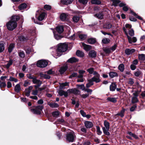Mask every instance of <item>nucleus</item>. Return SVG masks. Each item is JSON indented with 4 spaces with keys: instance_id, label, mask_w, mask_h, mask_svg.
I'll return each mask as SVG.
<instances>
[{
    "instance_id": "1",
    "label": "nucleus",
    "mask_w": 145,
    "mask_h": 145,
    "mask_svg": "<svg viewBox=\"0 0 145 145\" xmlns=\"http://www.w3.org/2000/svg\"><path fill=\"white\" fill-rule=\"evenodd\" d=\"M67 45L65 43H60L58 45V48L56 50L54 47L50 48L51 50H52V53L53 56L57 58L61 55V53L66 51L67 50Z\"/></svg>"
},
{
    "instance_id": "2",
    "label": "nucleus",
    "mask_w": 145,
    "mask_h": 145,
    "mask_svg": "<svg viewBox=\"0 0 145 145\" xmlns=\"http://www.w3.org/2000/svg\"><path fill=\"white\" fill-rule=\"evenodd\" d=\"M20 19V17L17 16H13L11 17V20L6 24L7 28L8 30L12 31L17 26L16 22Z\"/></svg>"
},
{
    "instance_id": "3",
    "label": "nucleus",
    "mask_w": 145,
    "mask_h": 145,
    "mask_svg": "<svg viewBox=\"0 0 145 145\" xmlns=\"http://www.w3.org/2000/svg\"><path fill=\"white\" fill-rule=\"evenodd\" d=\"M131 25L129 24H125V27H123V31L127 37L129 42L130 43H132V42L135 43L137 41V39L136 37H133L131 38L130 37L128 34V33L127 32L126 29H131Z\"/></svg>"
},
{
    "instance_id": "4",
    "label": "nucleus",
    "mask_w": 145,
    "mask_h": 145,
    "mask_svg": "<svg viewBox=\"0 0 145 145\" xmlns=\"http://www.w3.org/2000/svg\"><path fill=\"white\" fill-rule=\"evenodd\" d=\"M75 137L73 132H72L67 134L66 136V139L69 142H72L74 141Z\"/></svg>"
},
{
    "instance_id": "5",
    "label": "nucleus",
    "mask_w": 145,
    "mask_h": 145,
    "mask_svg": "<svg viewBox=\"0 0 145 145\" xmlns=\"http://www.w3.org/2000/svg\"><path fill=\"white\" fill-rule=\"evenodd\" d=\"M43 107L41 106H37L35 108L31 109V111L33 113L37 114H40L41 113V110L43 108Z\"/></svg>"
},
{
    "instance_id": "6",
    "label": "nucleus",
    "mask_w": 145,
    "mask_h": 145,
    "mask_svg": "<svg viewBox=\"0 0 145 145\" xmlns=\"http://www.w3.org/2000/svg\"><path fill=\"white\" fill-rule=\"evenodd\" d=\"M48 65L47 62L44 60H40L38 61L37 65V67L41 68L46 67Z\"/></svg>"
},
{
    "instance_id": "7",
    "label": "nucleus",
    "mask_w": 145,
    "mask_h": 145,
    "mask_svg": "<svg viewBox=\"0 0 145 145\" xmlns=\"http://www.w3.org/2000/svg\"><path fill=\"white\" fill-rule=\"evenodd\" d=\"M68 68V67L67 65L61 67L59 70V72L61 74H63L67 69Z\"/></svg>"
},
{
    "instance_id": "8",
    "label": "nucleus",
    "mask_w": 145,
    "mask_h": 145,
    "mask_svg": "<svg viewBox=\"0 0 145 145\" xmlns=\"http://www.w3.org/2000/svg\"><path fill=\"white\" fill-rule=\"evenodd\" d=\"M69 91L71 93H73L75 95H79L80 93L79 90L76 89H71L69 90Z\"/></svg>"
},
{
    "instance_id": "9",
    "label": "nucleus",
    "mask_w": 145,
    "mask_h": 145,
    "mask_svg": "<svg viewBox=\"0 0 145 145\" xmlns=\"http://www.w3.org/2000/svg\"><path fill=\"white\" fill-rule=\"evenodd\" d=\"M33 83L34 84H37L38 86H40L42 84V82L39 80L37 79L36 77L32 80Z\"/></svg>"
},
{
    "instance_id": "10",
    "label": "nucleus",
    "mask_w": 145,
    "mask_h": 145,
    "mask_svg": "<svg viewBox=\"0 0 145 145\" xmlns=\"http://www.w3.org/2000/svg\"><path fill=\"white\" fill-rule=\"evenodd\" d=\"M46 14L44 12H42L41 13L38 17V19L39 20L41 21L43 20L45 18Z\"/></svg>"
},
{
    "instance_id": "11",
    "label": "nucleus",
    "mask_w": 145,
    "mask_h": 145,
    "mask_svg": "<svg viewBox=\"0 0 145 145\" xmlns=\"http://www.w3.org/2000/svg\"><path fill=\"white\" fill-rule=\"evenodd\" d=\"M96 52L94 50L90 51L89 53V55L90 57L91 58H95L96 56Z\"/></svg>"
},
{
    "instance_id": "12",
    "label": "nucleus",
    "mask_w": 145,
    "mask_h": 145,
    "mask_svg": "<svg viewBox=\"0 0 145 145\" xmlns=\"http://www.w3.org/2000/svg\"><path fill=\"white\" fill-rule=\"evenodd\" d=\"M85 125L86 127L87 128H90L93 126V123L89 121H85Z\"/></svg>"
},
{
    "instance_id": "13",
    "label": "nucleus",
    "mask_w": 145,
    "mask_h": 145,
    "mask_svg": "<svg viewBox=\"0 0 145 145\" xmlns=\"http://www.w3.org/2000/svg\"><path fill=\"white\" fill-rule=\"evenodd\" d=\"M135 51L134 49H127L125 50V52L127 55H129L132 54Z\"/></svg>"
},
{
    "instance_id": "14",
    "label": "nucleus",
    "mask_w": 145,
    "mask_h": 145,
    "mask_svg": "<svg viewBox=\"0 0 145 145\" xmlns=\"http://www.w3.org/2000/svg\"><path fill=\"white\" fill-rule=\"evenodd\" d=\"M67 16V14L65 13H63L60 15V19L61 21H64L66 20Z\"/></svg>"
},
{
    "instance_id": "15",
    "label": "nucleus",
    "mask_w": 145,
    "mask_h": 145,
    "mask_svg": "<svg viewBox=\"0 0 145 145\" xmlns=\"http://www.w3.org/2000/svg\"><path fill=\"white\" fill-rule=\"evenodd\" d=\"M82 45L84 49L86 51L89 50L91 48V46L90 45L86 44L84 43H82Z\"/></svg>"
},
{
    "instance_id": "16",
    "label": "nucleus",
    "mask_w": 145,
    "mask_h": 145,
    "mask_svg": "<svg viewBox=\"0 0 145 145\" xmlns=\"http://www.w3.org/2000/svg\"><path fill=\"white\" fill-rule=\"evenodd\" d=\"M112 26V24L110 22H108L105 24L103 26V28L106 29H110Z\"/></svg>"
},
{
    "instance_id": "17",
    "label": "nucleus",
    "mask_w": 145,
    "mask_h": 145,
    "mask_svg": "<svg viewBox=\"0 0 145 145\" xmlns=\"http://www.w3.org/2000/svg\"><path fill=\"white\" fill-rule=\"evenodd\" d=\"M48 105L51 108H57L59 107V105L55 103L48 102Z\"/></svg>"
},
{
    "instance_id": "18",
    "label": "nucleus",
    "mask_w": 145,
    "mask_h": 145,
    "mask_svg": "<svg viewBox=\"0 0 145 145\" xmlns=\"http://www.w3.org/2000/svg\"><path fill=\"white\" fill-rule=\"evenodd\" d=\"M56 30L58 33H61L63 31V27L61 25L58 26L56 27Z\"/></svg>"
},
{
    "instance_id": "19",
    "label": "nucleus",
    "mask_w": 145,
    "mask_h": 145,
    "mask_svg": "<svg viewBox=\"0 0 145 145\" xmlns=\"http://www.w3.org/2000/svg\"><path fill=\"white\" fill-rule=\"evenodd\" d=\"M78 61V59L75 57H72L67 60V62L71 63L76 62Z\"/></svg>"
},
{
    "instance_id": "20",
    "label": "nucleus",
    "mask_w": 145,
    "mask_h": 145,
    "mask_svg": "<svg viewBox=\"0 0 145 145\" xmlns=\"http://www.w3.org/2000/svg\"><path fill=\"white\" fill-rule=\"evenodd\" d=\"M116 87V85L114 83H112L110 86V90L112 91H115Z\"/></svg>"
},
{
    "instance_id": "21",
    "label": "nucleus",
    "mask_w": 145,
    "mask_h": 145,
    "mask_svg": "<svg viewBox=\"0 0 145 145\" xmlns=\"http://www.w3.org/2000/svg\"><path fill=\"white\" fill-rule=\"evenodd\" d=\"M91 79L92 80L93 82H95L96 83H98L100 81V80L99 79V76H94Z\"/></svg>"
},
{
    "instance_id": "22",
    "label": "nucleus",
    "mask_w": 145,
    "mask_h": 145,
    "mask_svg": "<svg viewBox=\"0 0 145 145\" xmlns=\"http://www.w3.org/2000/svg\"><path fill=\"white\" fill-rule=\"evenodd\" d=\"M61 2L64 4L68 5L71 3L72 0H61Z\"/></svg>"
},
{
    "instance_id": "23",
    "label": "nucleus",
    "mask_w": 145,
    "mask_h": 145,
    "mask_svg": "<svg viewBox=\"0 0 145 145\" xmlns=\"http://www.w3.org/2000/svg\"><path fill=\"white\" fill-rule=\"evenodd\" d=\"M88 42L89 44H93L96 42V40L95 38H90L88 39Z\"/></svg>"
},
{
    "instance_id": "24",
    "label": "nucleus",
    "mask_w": 145,
    "mask_h": 145,
    "mask_svg": "<svg viewBox=\"0 0 145 145\" xmlns=\"http://www.w3.org/2000/svg\"><path fill=\"white\" fill-rule=\"evenodd\" d=\"M21 90L20 86L19 84H16L14 88L15 91L17 93L19 92Z\"/></svg>"
},
{
    "instance_id": "25",
    "label": "nucleus",
    "mask_w": 145,
    "mask_h": 145,
    "mask_svg": "<svg viewBox=\"0 0 145 145\" xmlns=\"http://www.w3.org/2000/svg\"><path fill=\"white\" fill-rule=\"evenodd\" d=\"M76 54V55L79 57H82L84 56V53L83 52L80 51L79 50L77 51Z\"/></svg>"
},
{
    "instance_id": "26",
    "label": "nucleus",
    "mask_w": 145,
    "mask_h": 145,
    "mask_svg": "<svg viewBox=\"0 0 145 145\" xmlns=\"http://www.w3.org/2000/svg\"><path fill=\"white\" fill-rule=\"evenodd\" d=\"M14 46V44L13 43H11L10 44L8 48V51L9 52L11 53L12 52Z\"/></svg>"
},
{
    "instance_id": "27",
    "label": "nucleus",
    "mask_w": 145,
    "mask_h": 145,
    "mask_svg": "<svg viewBox=\"0 0 145 145\" xmlns=\"http://www.w3.org/2000/svg\"><path fill=\"white\" fill-rule=\"evenodd\" d=\"M109 76L111 78H113L114 77L118 76L117 73L114 72H111L109 73Z\"/></svg>"
},
{
    "instance_id": "28",
    "label": "nucleus",
    "mask_w": 145,
    "mask_h": 145,
    "mask_svg": "<svg viewBox=\"0 0 145 145\" xmlns=\"http://www.w3.org/2000/svg\"><path fill=\"white\" fill-rule=\"evenodd\" d=\"M106 100L108 101L113 103H116L117 101L116 99L114 97H108L107 98Z\"/></svg>"
},
{
    "instance_id": "29",
    "label": "nucleus",
    "mask_w": 145,
    "mask_h": 145,
    "mask_svg": "<svg viewBox=\"0 0 145 145\" xmlns=\"http://www.w3.org/2000/svg\"><path fill=\"white\" fill-rule=\"evenodd\" d=\"M103 130L104 133L106 135H109L110 134L109 132H108L109 129L107 128H105V127H103Z\"/></svg>"
},
{
    "instance_id": "30",
    "label": "nucleus",
    "mask_w": 145,
    "mask_h": 145,
    "mask_svg": "<svg viewBox=\"0 0 145 145\" xmlns=\"http://www.w3.org/2000/svg\"><path fill=\"white\" fill-rule=\"evenodd\" d=\"M69 83L68 82H65L64 83L60 84V88L61 89L63 88L65 86H69Z\"/></svg>"
},
{
    "instance_id": "31",
    "label": "nucleus",
    "mask_w": 145,
    "mask_h": 145,
    "mask_svg": "<svg viewBox=\"0 0 145 145\" xmlns=\"http://www.w3.org/2000/svg\"><path fill=\"white\" fill-rule=\"evenodd\" d=\"M27 6V5L25 3H24L20 5L19 6L18 8L19 9L22 10L26 8Z\"/></svg>"
},
{
    "instance_id": "32",
    "label": "nucleus",
    "mask_w": 145,
    "mask_h": 145,
    "mask_svg": "<svg viewBox=\"0 0 145 145\" xmlns=\"http://www.w3.org/2000/svg\"><path fill=\"white\" fill-rule=\"evenodd\" d=\"M91 4H93L99 5L101 4V2L100 1L98 0H92L91 1Z\"/></svg>"
},
{
    "instance_id": "33",
    "label": "nucleus",
    "mask_w": 145,
    "mask_h": 145,
    "mask_svg": "<svg viewBox=\"0 0 145 145\" xmlns=\"http://www.w3.org/2000/svg\"><path fill=\"white\" fill-rule=\"evenodd\" d=\"M40 76L43 77L46 79H49L50 78V76L49 75L45 74H44L42 73H40Z\"/></svg>"
},
{
    "instance_id": "34",
    "label": "nucleus",
    "mask_w": 145,
    "mask_h": 145,
    "mask_svg": "<svg viewBox=\"0 0 145 145\" xmlns=\"http://www.w3.org/2000/svg\"><path fill=\"white\" fill-rule=\"evenodd\" d=\"M13 61L12 60L10 59L7 62V63L5 65V67L7 69L9 68L10 66L12 65Z\"/></svg>"
},
{
    "instance_id": "35",
    "label": "nucleus",
    "mask_w": 145,
    "mask_h": 145,
    "mask_svg": "<svg viewBox=\"0 0 145 145\" xmlns=\"http://www.w3.org/2000/svg\"><path fill=\"white\" fill-rule=\"evenodd\" d=\"M5 50V45L4 43H0V53L3 52Z\"/></svg>"
},
{
    "instance_id": "36",
    "label": "nucleus",
    "mask_w": 145,
    "mask_h": 145,
    "mask_svg": "<svg viewBox=\"0 0 145 145\" xmlns=\"http://www.w3.org/2000/svg\"><path fill=\"white\" fill-rule=\"evenodd\" d=\"M118 69L121 72H123L124 69V66L123 64H120L118 66Z\"/></svg>"
},
{
    "instance_id": "37",
    "label": "nucleus",
    "mask_w": 145,
    "mask_h": 145,
    "mask_svg": "<svg viewBox=\"0 0 145 145\" xmlns=\"http://www.w3.org/2000/svg\"><path fill=\"white\" fill-rule=\"evenodd\" d=\"M89 82L86 84V87L87 88H89L93 84V82L90 79L88 80Z\"/></svg>"
},
{
    "instance_id": "38",
    "label": "nucleus",
    "mask_w": 145,
    "mask_h": 145,
    "mask_svg": "<svg viewBox=\"0 0 145 145\" xmlns=\"http://www.w3.org/2000/svg\"><path fill=\"white\" fill-rule=\"evenodd\" d=\"M18 53L19 56H20V57L22 58H23L24 57L25 54L23 51L21 50L19 51H18Z\"/></svg>"
},
{
    "instance_id": "39",
    "label": "nucleus",
    "mask_w": 145,
    "mask_h": 145,
    "mask_svg": "<svg viewBox=\"0 0 145 145\" xmlns=\"http://www.w3.org/2000/svg\"><path fill=\"white\" fill-rule=\"evenodd\" d=\"M139 59L141 60H144L145 59V55L144 54H139L138 55Z\"/></svg>"
},
{
    "instance_id": "40",
    "label": "nucleus",
    "mask_w": 145,
    "mask_h": 145,
    "mask_svg": "<svg viewBox=\"0 0 145 145\" xmlns=\"http://www.w3.org/2000/svg\"><path fill=\"white\" fill-rule=\"evenodd\" d=\"M95 16L96 17L99 19H102L103 18V15L101 13H98L95 14Z\"/></svg>"
},
{
    "instance_id": "41",
    "label": "nucleus",
    "mask_w": 145,
    "mask_h": 145,
    "mask_svg": "<svg viewBox=\"0 0 145 145\" xmlns=\"http://www.w3.org/2000/svg\"><path fill=\"white\" fill-rule=\"evenodd\" d=\"M103 51L106 54H109L111 52L110 48H104Z\"/></svg>"
},
{
    "instance_id": "42",
    "label": "nucleus",
    "mask_w": 145,
    "mask_h": 145,
    "mask_svg": "<svg viewBox=\"0 0 145 145\" xmlns=\"http://www.w3.org/2000/svg\"><path fill=\"white\" fill-rule=\"evenodd\" d=\"M125 109H123L121 112L117 114L116 115L120 116L121 117L124 116V114L125 112Z\"/></svg>"
},
{
    "instance_id": "43",
    "label": "nucleus",
    "mask_w": 145,
    "mask_h": 145,
    "mask_svg": "<svg viewBox=\"0 0 145 145\" xmlns=\"http://www.w3.org/2000/svg\"><path fill=\"white\" fill-rule=\"evenodd\" d=\"M131 12L132 14L135 16L138 19L141 20H142V18L140 16H138L136 13L132 11L131 10Z\"/></svg>"
},
{
    "instance_id": "44",
    "label": "nucleus",
    "mask_w": 145,
    "mask_h": 145,
    "mask_svg": "<svg viewBox=\"0 0 145 145\" xmlns=\"http://www.w3.org/2000/svg\"><path fill=\"white\" fill-rule=\"evenodd\" d=\"M10 81H14L15 82H18V80L13 77L10 76L9 79L8 80Z\"/></svg>"
},
{
    "instance_id": "45",
    "label": "nucleus",
    "mask_w": 145,
    "mask_h": 145,
    "mask_svg": "<svg viewBox=\"0 0 145 145\" xmlns=\"http://www.w3.org/2000/svg\"><path fill=\"white\" fill-rule=\"evenodd\" d=\"M53 32L54 34V37L55 39H56L57 40H59L61 39L62 38L61 36L59 35L58 34H55L54 31H53Z\"/></svg>"
},
{
    "instance_id": "46",
    "label": "nucleus",
    "mask_w": 145,
    "mask_h": 145,
    "mask_svg": "<svg viewBox=\"0 0 145 145\" xmlns=\"http://www.w3.org/2000/svg\"><path fill=\"white\" fill-rule=\"evenodd\" d=\"M31 91L28 89H26L24 91L25 95L27 97L29 96Z\"/></svg>"
},
{
    "instance_id": "47",
    "label": "nucleus",
    "mask_w": 145,
    "mask_h": 145,
    "mask_svg": "<svg viewBox=\"0 0 145 145\" xmlns=\"http://www.w3.org/2000/svg\"><path fill=\"white\" fill-rule=\"evenodd\" d=\"M128 34L131 36H133L134 35V31L132 29H131L129 30Z\"/></svg>"
},
{
    "instance_id": "48",
    "label": "nucleus",
    "mask_w": 145,
    "mask_h": 145,
    "mask_svg": "<svg viewBox=\"0 0 145 145\" xmlns=\"http://www.w3.org/2000/svg\"><path fill=\"white\" fill-rule=\"evenodd\" d=\"M110 40L108 39L104 38L102 39V42L103 44H107L110 42Z\"/></svg>"
},
{
    "instance_id": "49",
    "label": "nucleus",
    "mask_w": 145,
    "mask_h": 145,
    "mask_svg": "<svg viewBox=\"0 0 145 145\" xmlns=\"http://www.w3.org/2000/svg\"><path fill=\"white\" fill-rule=\"evenodd\" d=\"M138 100V99L137 97H133L132 99V102L133 103H134L137 102Z\"/></svg>"
},
{
    "instance_id": "50",
    "label": "nucleus",
    "mask_w": 145,
    "mask_h": 145,
    "mask_svg": "<svg viewBox=\"0 0 145 145\" xmlns=\"http://www.w3.org/2000/svg\"><path fill=\"white\" fill-rule=\"evenodd\" d=\"M113 1L112 5L114 6H116L120 1L119 0H112Z\"/></svg>"
},
{
    "instance_id": "51",
    "label": "nucleus",
    "mask_w": 145,
    "mask_h": 145,
    "mask_svg": "<svg viewBox=\"0 0 145 145\" xmlns=\"http://www.w3.org/2000/svg\"><path fill=\"white\" fill-rule=\"evenodd\" d=\"M104 125L105 128H107L108 129H109V123L107 121H105L104 122Z\"/></svg>"
},
{
    "instance_id": "52",
    "label": "nucleus",
    "mask_w": 145,
    "mask_h": 145,
    "mask_svg": "<svg viewBox=\"0 0 145 145\" xmlns=\"http://www.w3.org/2000/svg\"><path fill=\"white\" fill-rule=\"evenodd\" d=\"M77 73L76 72H73L72 73L69 77L70 78H72L77 77Z\"/></svg>"
},
{
    "instance_id": "53",
    "label": "nucleus",
    "mask_w": 145,
    "mask_h": 145,
    "mask_svg": "<svg viewBox=\"0 0 145 145\" xmlns=\"http://www.w3.org/2000/svg\"><path fill=\"white\" fill-rule=\"evenodd\" d=\"M73 21L75 22H77L79 19V17L76 16H74L72 18Z\"/></svg>"
},
{
    "instance_id": "54",
    "label": "nucleus",
    "mask_w": 145,
    "mask_h": 145,
    "mask_svg": "<svg viewBox=\"0 0 145 145\" xmlns=\"http://www.w3.org/2000/svg\"><path fill=\"white\" fill-rule=\"evenodd\" d=\"M76 86L78 88H79L80 89H82V90H84V88H85L84 84H77L76 85Z\"/></svg>"
},
{
    "instance_id": "55",
    "label": "nucleus",
    "mask_w": 145,
    "mask_h": 145,
    "mask_svg": "<svg viewBox=\"0 0 145 145\" xmlns=\"http://www.w3.org/2000/svg\"><path fill=\"white\" fill-rule=\"evenodd\" d=\"M26 52L27 54H29L31 51V49L29 47H26L25 48Z\"/></svg>"
},
{
    "instance_id": "56",
    "label": "nucleus",
    "mask_w": 145,
    "mask_h": 145,
    "mask_svg": "<svg viewBox=\"0 0 145 145\" xmlns=\"http://www.w3.org/2000/svg\"><path fill=\"white\" fill-rule=\"evenodd\" d=\"M97 131L96 132L97 133L98 135H101L102 133V132L100 130V128L99 126H97L96 127Z\"/></svg>"
},
{
    "instance_id": "57",
    "label": "nucleus",
    "mask_w": 145,
    "mask_h": 145,
    "mask_svg": "<svg viewBox=\"0 0 145 145\" xmlns=\"http://www.w3.org/2000/svg\"><path fill=\"white\" fill-rule=\"evenodd\" d=\"M7 86L5 82H1L0 83V88H2L5 87Z\"/></svg>"
},
{
    "instance_id": "58",
    "label": "nucleus",
    "mask_w": 145,
    "mask_h": 145,
    "mask_svg": "<svg viewBox=\"0 0 145 145\" xmlns=\"http://www.w3.org/2000/svg\"><path fill=\"white\" fill-rule=\"evenodd\" d=\"M27 78L29 79H32V80H33L35 77V76H34L33 75H32L31 74H27Z\"/></svg>"
},
{
    "instance_id": "59",
    "label": "nucleus",
    "mask_w": 145,
    "mask_h": 145,
    "mask_svg": "<svg viewBox=\"0 0 145 145\" xmlns=\"http://www.w3.org/2000/svg\"><path fill=\"white\" fill-rule=\"evenodd\" d=\"M52 115L54 117H56L59 115V112L58 111H55L52 113Z\"/></svg>"
},
{
    "instance_id": "60",
    "label": "nucleus",
    "mask_w": 145,
    "mask_h": 145,
    "mask_svg": "<svg viewBox=\"0 0 145 145\" xmlns=\"http://www.w3.org/2000/svg\"><path fill=\"white\" fill-rule=\"evenodd\" d=\"M30 83L29 81L27 80H25L24 81V86L25 87H27L29 85Z\"/></svg>"
},
{
    "instance_id": "61",
    "label": "nucleus",
    "mask_w": 145,
    "mask_h": 145,
    "mask_svg": "<svg viewBox=\"0 0 145 145\" xmlns=\"http://www.w3.org/2000/svg\"><path fill=\"white\" fill-rule=\"evenodd\" d=\"M94 71V69L93 68H91L88 69L87 71H88L90 74L93 73Z\"/></svg>"
},
{
    "instance_id": "62",
    "label": "nucleus",
    "mask_w": 145,
    "mask_h": 145,
    "mask_svg": "<svg viewBox=\"0 0 145 145\" xmlns=\"http://www.w3.org/2000/svg\"><path fill=\"white\" fill-rule=\"evenodd\" d=\"M44 8L47 10H49L51 8L50 6L48 5H45L44 7Z\"/></svg>"
},
{
    "instance_id": "63",
    "label": "nucleus",
    "mask_w": 145,
    "mask_h": 145,
    "mask_svg": "<svg viewBox=\"0 0 145 145\" xmlns=\"http://www.w3.org/2000/svg\"><path fill=\"white\" fill-rule=\"evenodd\" d=\"M86 36L85 35H80L79 36V38L82 40H84L85 39H86Z\"/></svg>"
},
{
    "instance_id": "64",
    "label": "nucleus",
    "mask_w": 145,
    "mask_h": 145,
    "mask_svg": "<svg viewBox=\"0 0 145 145\" xmlns=\"http://www.w3.org/2000/svg\"><path fill=\"white\" fill-rule=\"evenodd\" d=\"M89 94L87 93L86 94H83L82 95H80V96L81 97L84 99H85L86 98L88 97L89 96Z\"/></svg>"
}]
</instances>
